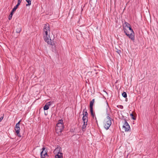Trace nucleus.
<instances>
[{
	"mask_svg": "<svg viewBox=\"0 0 158 158\" xmlns=\"http://www.w3.org/2000/svg\"><path fill=\"white\" fill-rule=\"evenodd\" d=\"M50 30L49 24L48 23L44 24L43 29L44 38V40L48 44L52 46L55 45L53 41H52L50 38Z\"/></svg>",
	"mask_w": 158,
	"mask_h": 158,
	"instance_id": "1",
	"label": "nucleus"
},
{
	"mask_svg": "<svg viewBox=\"0 0 158 158\" xmlns=\"http://www.w3.org/2000/svg\"><path fill=\"white\" fill-rule=\"evenodd\" d=\"M83 116L82 117V120L83 121V124L82 127V130L86 128V126L87 125L88 116V115L86 108L83 110Z\"/></svg>",
	"mask_w": 158,
	"mask_h": 158,
	"instance_id": "2",
	"label": "nucleus"
},
{
	"mask_svg": "<svg viewBox=\"0 0 158 158\" xmlns=\"http://www.w3.org/2000/svg\"><path fill=\"white\" fill-rule=\"evenodd\" d=\"M42 151L40 153V156L41 158H45L46 157L48 156L47 150L45 149V148L43 147L42 148Z\"/></svg>",
	"mask_w": 158,
	"mask_h": 158,
	"instance_id": "3",
	"label": "nucleus"
},
{
	"mask_svg": "<svg viewBox=\"0 0 158 158\" xmlns=\"http://www.w3.org/2000/svg\"><path fill=\"white\" fill-rule=\"evenodd\" d=\"M112 123L111 120L106 121L104 123V127L106 130L109 129Z\"/></svg>",
	"mask_w": 158,
	"mask_h": 158,
	"instance_id": "4",
	"label": "nucleus"
},
{
	"mask_svg": "<svg viewBox=\"0 0 158 158\" xmlns=\"http://www.w3.org/2000/svg\"><path fill=\"white\" fill-rule=\"evenodd\" d=\"M124 120L125 121V123L123 126V128L124 129L125 131H128L129 130L130 127L128 123L127 122L126 120L125 119H124Z\"/></svg>",
	"mask_w": 158,
	"mask_h": 158,
	"instance_id": "5",
	"label": "nucleus"
},
{
	"mask_svg": "<svg viewBox=\"0 0 158 158\" xmlns=\"http://www.w3.org/2000/svg\"><path fill=\"white\" fill-rule=\"evenodd\" d=\"M126 35L128 37L132 40H134L135 35L134 32H131V33L130 34L129 33H128V34L126 33Z\"/></svg>",
	"mask_w": 158,
	"mask_h": 158,
	"instance_id": "6",
	"label": "nucleus"
},
{
	"mask_svg": "<svg viewBox=\"0 0 158 158\" xmlns=\"http://www.w3.org/2000/svg\"><path fill=\"white\" fill-rule=\"evenodd\" d=\"M56 126H58V127H59L61 128L62 129H63L64 128V126L63 123V120H59L58 122L56 124Z\"/></svg>",
	"mask_w": 158,
	"mask_h": 158,
	"instance_id": "7",
	"label": "nucleus"
},
{
	"mask_svg": "<svg viewBox=\"0 0 158 158\" xmlns=\"http://www.w3.org/2000/svg\"><path fill=\"white\" fill-rule=\"evenodd\" d=\"M56 131L58 135H60L61 134V132L63 130V129H62L61 128L58 127V126H56Z\"/></svg>",
	"mask_w": 158,
	"mask_h": 158,
	"instance_id": "8",
	"label": "nucleus"
},
{
	"mask_svg": "<svg viewBox=\"0 0 158 158\" xmlns=\"http://www.w3.org/2000/svg\"><path fill=\"white\" fill-rule=\"evenodd\" d=\"M51 104L52 102H49L46 103L44 107V110H47L48 109L49 106H51Z\"/></svg>",
	"mask_w": 158,
	"mask_h": 158,
	"instance_id": "9",
	"label": "nucleus"
},
{
	"mask_svg": "<svg viewBox=\"0 0 158 158\" xmlns=\"http://www.w3.org/2000/svg\"><path fill=\"white\" fill-rule=\"evenodd\" d=\"M16 132L17 134V135L19 137H21V135L19 132L20 131V129H15Z\"/></svg>",
	"mask_w": 158,
	"mask_h": 158,
	"instance_id": "10",
	"label": "nucleus"
},
{
	"mask_svg": "<svg viewBox=\"0 0 158 158\" xmlns=\"http://www.w3.org/2000/svg\"><path fill=\"white\" fill-rule=\"evenodd\" d=\"M94 99H93L90 102V108H93V106L94 103Z\"/></svg>",
	"mask_w": 158,
	"mask_h": 158,
	"instance_id": "11",
	"label": "nucleus"
},
{
	"mask_svg": "<svg viewBox=\"0 0 158 158\" xmlns=\"http://www.w3.org/2000/svg\"><path fill=\"white\" fill-rule=\"evenodd\" d=\"M20 4V3H19V2H18L17 4L13 9V11H15Z\"/></svg>",
	"mask_w": 158,
	"mask_h": 158,
	"instance_id": "12",
	"label": "nucleus"
},
{
	"mask_svg": "<svg viewBox=\"0 0 158 158\" xmlns=\"http://www.w3.org/2000/svg\"><path fill=\"white\" fill-rule=\"evenodd\" d=\"M62 154V153H59L58 152V154L55 156L56 158H62V157L61 155Z\"/></svg>",
	"mask_w": 158,
	"mask_h": 158,
	"instance_id": "13",
	"label": "nucleus"
},
{
	"mask_svg": "<svg viewBox=\"0 0 158 158\" xmlns=\"http://www.w3.org/2000/svg\"><path fill=\"white\" fill-rule=\"evenodd\" d=\"M22 31V28L21 27H19L16 29V32L17 33H20Z\"/></svg>",
	"mask_w": 158,
	"mask_h": 158,
	"instance_id": "14",
	"label": "nucleus"
},
{
	"mask_svg": "<svg viewBox=\"0 0 158 158\" xmlns=\"http://www.w3.org/2000/svg\"><path fill=\"white\" fill-rule=\"evenodd\" d=\"M20 122V121L18 123L16 124L15 126V129H20V127H19Z\"/></svg>",
	"mask_w": 158,
	"mask_h": 158,
	"instance_id": "15",
	"label": "nucleus"
},
{
	"mask_svg": "<svg viewBox=\"0 0 158 158\" xmlns=\"http://www.w3.org/2000/svg\"><path fill=\"white\" fill-rule=\"evenodd\" d=\"M26 2L28 3L27 4L26 6H30L31 4V0H26Z\"/></svg>",
	"mask_w": 158,
	"mask_h": 158,
	"instance_id": "16",
	"label": "nucleus"
},
{
	"mask_svg": "<svg viewBox=\"0 0 158 158\" xmlns=\"http://www.w3.org/2000/svg\"><path fill=\"white\" fill-rule=\"evenodd\" d=\"M123 30L124 32L125 33V34L126 35V33L128 34V32L127 31V29H126L125 27H124V26L123 25Z\"/></svg>",
	"mask_w": 158,
	"mask_h": 158,
	"instance_id": "17",
	"label": "nucleus"
},
{
	"mask_svg": "<svg viewBox=\"0 0 158 158\" xmlns=\"http://www.w3.org/2000/svg\"><path fill=\"white\" fill-rule=\"evenodd\" d=\"M107 116L106 117V121L111 120V118L110 117V115L109 114H107Z\"/></svg>",
	"mask_w": 158,
	"mask_h": 158,
	"instance_id": "18",
	"label": "nucleus"
},
{
	"mask_svg": "<svg viewBox=\"0 0 158 158\" xmlns=\"http://www.w3.org/2000/svg\"><path fill=\"white\" fill-rule=\"evenodd\" d=\"M122 96L124 98H126L127 97V93L125 92H123L122 94Z\"/></svg>",
	"mask_w": 158,
	"mask_h": 158,
	"instance_id": "19",
	"label": "nucleus"
},
{
	"mask_svg": "<svg viewBox=\"0 0 158 158\" xmlns=\"http://www.w3.org/2000/svg\"><path fill=\"white\" fill-rule=\"evenodd\" d=\"M124 24V25H125V27H128V26H130V25L129 23L126 22H125Z\"/></svg>",
	"mask_w": 158,
	"mask_h": 158,
	"instance_id": "20",
	"label": "nucleus"
},
{
	"mask_svg": "<svg viewBox=\"0 0 158 158\" xmlns=\"http://www.w3.org/2000/svg\"><path fill=\"white\" fill-rule=\"evenodd\" d=\"M90 112L91 114V115L92 116L94 117V114L93 112V108H90Z\"/></svg>",
	"mask_w": 158,
	"mask_h": 158,
	"instance_id": "21",
	"label": "nucleus"
},
{
	"mask_svg": "<svg viewBox=\"0 0 158 158\" xmlns=\"http://www.w3.org/2000/svg\"><path fill=\"white\" fill-rule=\"evenodd\" d=\"M127 28H129V30L131 31V32H134L133 30L131 28V25L130 26H128V27Z\"/></svg>",
	"mask_w": 158,
	"mask_h": 158,
	"instance_id": "22",
	"label": "nucleus"
},
{
	"mask_svg": "<svg viewBox=\"0 0 158 158\" xmlns=\"http://www.w3.org/2000/svg\"><path fill=\"white\" fill-rule=\"evenodd\" d=\"M130 116L131 117V118L133 120H135L136 119V118L134 117V115L132 113L130 114Z\"/></svg>",
	"mask_w": 158,
	"mask_h": 158,
	"instance_id": "23",
	"label": "nucleus"
},
{
	"mask_svg": "<svg viewBox=\"0 0 158 158\" xmlns=\"http://www.w3.org/2000/svg\"><path fill=\"white\" fill-rule=\"evenodd\" d=\"M12 15H11L10 14L9 16L8 19L9 20H11V19L12 18Z\"/></svg>",
	"mask_w": 158,
	"mask_h": 158,
	"instance_id": "24",
	"label": "nucleus"
},
{
	"mask_svg": "<svg viewBox=\"0 0 158 158\" xmlns=\"http://www.w3.org/2000/svg\"><path fill=\"white\" fill-rule=\"evenodd\" d=\"M117 107L118 108H120L121 109H123V106L122 105H118Z\"/></svg>",
	"mask_w": 158,
	"mask_h": 158,
	"instance_id": "25",
	"label": "nucleus"
},
{
	"mask_svg": "<svg viewBox=\"0 0 158 158\" xmlns=\"http://www.w3.org/2000/svg\"><path fill=\"white\" fill-rule=\"evenodd\" d=\"M15 11H13V9L12 10L10 13V15H13V13Z\"/></svg>",
	"mask_w": 158,
	"mask_h": 158,
	"instance_id": "26",
	"label": "nucleus"
},
{
	"mask_svg": "<svg viewBox=\"0 0 158 158\" xmlns=\"http://www.w3.org/2000/svg\"><path fill=\"white\" fill-rule=\"evenodd\" d=\"M3 118V117H1L0 118V122L2 120Z\"/></svg>",
	"mask_w": 158,
	"mask_h": 158,
	"instance_id": "27",
	"label": "nucleus"
},
{
	"mask_svg": "<svg viewBox=\"0 0 158 158\" xmlns=\"http://www.w3.org/2000/svg\"><path fill=\"white\" fill-rule=\"evenodd\" d=\"M22 0H18V2H19V3H21V2H22Z\"/></svg>",
	"mask_w": 158,
	"mask_h": 158,
	"instance_id": "28",
	"label": "nucleus"
},
{
	"mask_svg": "<svg viewBox=\"0 0 158 158\" xmlns=\"http://www.w3.org/2000/svg\"><path fill=\"white\" fill-rule=\"evenodd\" d=\"M119 52H121V51L120 50H119L118 51V52L119 54Z\"/></svg>",
	"mask_w": 158,
	"mask_h": 158,
	"instance_id": "29",
	"label": "nucleus"
},
{
	"mask_svg": "<svg viewBox=\"0 0 158 158\" xmlns=\"http://www.w3.org/2000/svg\"><path fill=\"white\" fill-rule=\"evenodd\" d=\"M107 106L108 107H109V106H108V103H107Z\"/></svg>",
	"mask_w": 158,
	"mask_h": 158,
	"instance_id": "30",
	"label": "nucleus"
}]
</instances>
